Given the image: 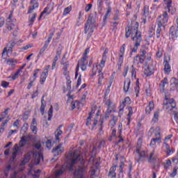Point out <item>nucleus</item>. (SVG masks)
Here are the masks:
<instances>
[{
	"instance_id": "1",
	"label": "nucleus",
	"mask_w": 178,
	"mask_h": 178,
	"mask_svg": "<svg viewBox=\"0 0 178 178\" xmlns=\"http://www.w3.org/2000/svg\"><path fill=\"white\" fill-rule=\"evenodd\" d=\"M138 27L140 24L138 22H133L131 26H128L125 28V38H129L134 42V47L131 48V52L129 53V57L133 56V54H137L138 47L141 46L143 42V35L140 31H138Z\"/></svg>"
},
{
	"instance_id": "2",
	"label": "nucleus",
	"mask_w": 178,
	"mask_h": 178,
	"mask_svg": "<svg viewBox=\"0 0 178 178\" xmlns=\"http://www.w3.org/2000/svg\"><path fill=\"white\" fill-rule=\"evenodd\" d=\"M67 158V159H72L71 162L65 163L60 169L57 170L55 172L56 177H60L67 169L70 170V172L73 171V167L80 161V151L75 150L74 152H69Z\"/></svg>"
},
{
	"instance_id": "3",
	"label": "nucleus",
	"mask_w": 178,
	"mask_h": 178,
	"mask_svg": "<svg viewBox=\"0 0 178 178\" xmlns=\"http://www.w3.org/2000/svg\"><path fill=\"white\" fill-rule=\"evenodd\" d=\"M172 5L173 0H163V6L165 11L158 17L156 24L163 26V29L166 27V24H168V22H169L168 13H170V8Z\"/></svg>"
},
{
	"instance_id": "4",
	"label": "nucleus",
	"mask_w": 178,
	"mask_h": 178,
	"mask_svg": "<svg viewBox=\"0 0 178 178\" xmlns=\"http://www.w3.org/2000/svg\"><path fill=\"white\" fill-rule=\"evenodd\" d=\"M31 155L34 157V163L36 165H39L40 162H41V159L44 161V156H42V153L41 152H37V151H31L26 153V154L24 156V158L23 161L21 163V165H26V163H29L30 162V160L31 159Z\"/></svg>"
},
{
	"instance_id": "5",
	"label": "nucleus",
	"mask_w": 178,
	"mask_h": 178,
	"mask_svg": "<svg viewBox=\"0 0 178 178\" xmlns=\"http://www.w3.org/2000/svg\"><path fill=\"white\" fill-rule=\"evenodd\" d=\"M88 54H90V48H86L83 54L82 58H81L80 63H78L75 69V79L79 76V71L80 67L82 72L87 70V60L88 59Z\"/></svg>"
},
{
	"instance_id": "6",
	"label": "nucleus",
	"mask_w": 178,
	"mask_h": 178,
	"mask_svg": "<svg viewBox=\"0 0 178 178\" xmlns=\"http://www.w3.org/2000/svg\"><path fill=\"white\" fill-rule=\"evenodd\" d=\"M27 141H29V137L26 136H24L21 138L19 140V146L17 145V143L15 144L13 148V159H16V156L19 155V152H20V148H23V147H25V145L27 144Z\"/></svg>"
},
{
	"instance_id": "7",
	"label": "nucleus",
	"mask_w": 178,
	"mask_h": 178,
	"mask_svg": "<svg viewBox=\"0 0 178 178\" xmlns=\"http://www.w3.org/2000/svg\"><path fill=\"white\" fill-rule=\"evenodd\" d=\"M89 163H91L93 165L89 172L90 173V178L97 177V175L95 173H97V171L98 170V166L101 165V159H95L94 156H91L89 159Z\"/></svg>"
},
{
	"instance_id": "8",
	"label": "nucleus",
	"mask_w": 178,
	"mask_h": 178,
	"mask_svg": "<svg viewBox=\"0 0 178 178\" xmlns=\"http://www.w3.org/2000/svg\"><path fill=\"white\" fill-rule=\"evenodd\" d=\"M140 54H138L134 58V65H144V62H145V55H147V47H145V46L141 47Z\"/></svg>"
},
{
	"instance_id": "9",
	"label": "nucleus",
	"mask_w": 178,
	"mask_h": 178,
	"mask_svg": "<svg viewBox=\"0 0 178 178\" xmlns=\"http://www.w3.org/2000/svg\"><path fill=\"white\" fill-rule=\"evenodd\" d=\"M108 58L102 57V60L100 61V64L99 65V70L97 75V86L98 87H101L102 86V81H104V73L102 72V70H104V68L105 67V63H106V60Z\"/></svg>"
},
{
	"instance_id": "10",
	"label": "nucleus",
	"mask_w": 178,
	"mask_h": 178,
	"mask_svg": "<svg viewBox=\"0 0 178 178\" xmlns=\"http://www.w3.org/2000/svg\"><path fill=\"white\" fill-rule=\"evenodd\" d=\"M163 108L168 112H172L176 108V102H175V99L168 98L165 96L163 102Z\"/></svg>"
},
{
	"instance_id": "11",
	"label": "nucleus",
	"mask_w": 178,
	"mask_h": 178,
	"mask_svg": "<svg viewBox=\"0 0 178 178\" xmlns=\"http://www.w3.org/2000/svg\"><path fill=\"white\" fill-rule=\"evenodd\" d=\"M52 37H54V33H50L49 35V38H48L47 40H46L44 42V44L40 49V50L38 54V58H41V56H42V55H44V53L45 52V51H47V49L48 48V47H49V44H50L51 41H52Z\"/></svg>"
},
{
	"instance_id": "12",
	"label": "nucleus",
	"mask_w": 178,
	"mask_h": 178,
	"mask_svg": "<svg viewBox=\"0 0 178 178\" xmlns=\"http://www.w3.org/2000/svg\"><path fill=\"white\" fill-rule=\"evenodd\" d=\"M50 68L51 65L46 66L44 72H42L40 74L39 83L41 84V86H44V84H45V81H47V78L49 76V72Z\"/></svg>"
},
{
	"instance_id": "13",
	"label": "nucleus",
	"mask_w": 178,
	"mask_h": 178,
	"mask_svg": "<svg viewBox=\"0 0 178 178\" xmlns=\"http://www.w3.org/2000/svg\"><path fill=\"white\" fill-rule=\"evenodd\" d=\"M170 56H165L164 57L163 65H164V73L165 74H170V72H172V67L170 66Z\"/></svg>"
},
{
	"instance_id": "14",
	"label": "nucleus",
	"mask_w": 178,
	"mask_h": 178,
	"mask_svg": "<svg viewBox=\"0 0 178 178\" xmlns=\"http://www.w3.org/2000/svg\"><path fill=\"white\" fill-rule=\"evenodd\" d=\"M52 12H54V6H51L49 4L47 5L44 8L43 11L40 13L38 20H41V18L42 17V16H44V15H46V16H49V15H51Z\"/></svg>"
},
{
	"instance_id": "15",
	"label": "nucleus",
	"mask_w": 178,
	"mask_h": 178,
	"mask_svg": "<svg viewBox=\"0 0 178 178\" xmlns=\"http://www.w3.org/2000/svg\"><path fill=\"white\" fill-rule=\"evenodd\" d=\"M136 154L138 155V159H136L137 162H144L145 161V158H147V154L145 150H141V149H136Z\"/></svg>"
},
{
	"instance_id": "16",
	"label": "nucleus",
	"mask_w": 178,
	"mask_h": 178,
	"mask_svg": "<svg viewBox=\"0 0 178 178\" xmlns=\"http://www.w3.org/2000/svg\"><path fill=\"white\" fill-rule=\"evenodd\" d=\"M143 73L146 77H150V76H152L154 73H155V67L154 65H147Z\"/></svg>"
},
{
	"instance_id": "17",
	"label": "nucleus",
	"mask_w": 178,
	"mask_h": 178,
	"mask_svg": "<svg viewBox=\"0 0 178 178\" xmlns=\"http://www.w3.org/2000/svg\"><path fill=\"white\" fill-rule=\"evenodd\" d=\"M30 5H32L29 6L27 14L30 15V13H33V11L35 10V9H38L40 6V3L37 2V0H31Z\"/></svg>"
},
{
	"instance_id": "18",
	"label": "nucleus",
	"mask_w": 178,
	"mask_h": 178,
	"mask_svg": "<svg viewBox=\"0 0 178 178\" xmlns=\"http://www.w3.org/2000/svg\"><path fill=\"white\" fill-rule=\"evenodd\" d=\"M62 145L63 144L60 143L56 147L53 148L52 152L54 156H58V155H60V154H63V152H65V147H62Z\"/></svg>"
},
{
	"instance_id": "19",
	"label": "nucleus",
	"mask_w": 178,
	"mask_h": 178,
	"mask_svg": "<svg viewBox=\"0 0 178 178\" xmlns=\"http://www.w3.org/2000/svg\"><path fill=\"white\" fill-rule=\"evenodd\" d=\"M63 127V125H60L54 132L55 143H60V137L63 134V131L60 130Z\"/></svg>"
},
{
	"instance_id": "20",
	"label": "nucleus",
	"mask_w": 178,
	"mask_h": 178,
	"mask_svg": "<svg viewBox=\"0 0 178 178\" xmlns=\"http://www.w3.org/2000/svg\"><path fill=\"white\" fill-rule=\"evenodd\" d=\"M16 46V42L10 41L7 44V47H5L3 50L2 56L6 52H13V48Z\"/></svg>"
},
{
	"instance_id": "21",
	"label": "nucleus",
	"mask_w": 178,
	"mask_h": 178,
	"mask_svg": "<svg viewBox=\"0 0 178 178\" xmlns=\"http://www.w3.org/2000/svg\"><path fill=\"white\" fill-rule=\"evenodd\" d=\"M130 104H131V99L129 97H126L119 106V112H123L126 105H130Z\"/></svg>"
},
{
	"instance_id": "22",
	"label": "nucleus",
	"mask_w": 178,
	"mask_h": 178,
	"mask_svg": "<svg viewBox=\"0 0 178 178\" xmlns=\"http://www.w3.org/2000/svg\"><path fill=\"white\" fill-rule=\"evenodd\" d=\"M163 148H164V151L165 152H166V154L168 155V156L175 154V149H173L172 147H170L169 144L166 142H164L163 143Z\"/></svg>"
},
{
	"instance_id": "23",
	"label": "nucleus",
	"mask_w": 178,
	"mask_h": 178,
	"mask_svg": "<svg viewBox=\"0 0 178 178\" xmlns=\"http://www.w3.org/2000/svg\"><path fill=\"white\" fill-rule=\"evenodd\" d=\"M170 91H177L178 92V79L175 77L170 79Z\"/></svg>"
},
{
	"instance_id": "24",
	"label": "nucleus",
	"mask_w": 178,
	"mask_h": 178,
	"mask_svg": "<svg viewBox=\"0 0 178 178\" xmlns=\"http://www.w3.org/2000/svg\"><path fill=\"white\" fill-rule=\"evenodd\" d=\"M48 118L45 120V124L44 126H46V127H48L49 124H48V122H50V120H52V117L54 116V106L52 105L50 106V108L48 111Z\"/></svg>"
},
{
	"instance_id": "25",
	"label": "nucleus",
	"mask_w": 178,
	"mask_h": 178,
	"mask_svg": "<svg viewBox=\"0 0 178 178\" xmlns=\"http://www.w3.org/2000/svg\"><path fill=\"white\" fill-rule=\"evenodd\" d=\"M74 176L76 178H84V168L79 167L74 171Z\"/></svg>"
},
{
	"instance_id": "26",
	"label": "nucleus",
	"mask_w": 178,
	"mask_h": 178,
	"mask_svg": "<svg viewBox=\"0 0 178 178\" xmlns=\"http://www.w3.org/2000/svg\"><path fill=\"white\" fill-rule=\"evenodd\" d=\"M128 114H127V126H130V123H131V116L134 114V111H133V108L131 106L128 107Z\"/></svg>"
},
{
	"instance_id": "27",
	"label": "nucleus",
	"mask_w": 178,
	"mask_h": 178,
	"mask_svg": "<svg viewBox=\"0 0 178 178\" xmlns=\"http://www.w3.org/2000/svg\"><path fill=\"white\" fill-rule=\"evenodd\" d=\"M155 108V104H154V102H149V104L145 108V114L146 115H150L151 112H152V110Z\"/></svg>"
},
{
	"instance_id": "28",
	"label": "nucleus",
	"mask_w": 178,
	"mask_h": 178,
	"mask_svg": "<svg viewBox=\"0 0 178 178\" xmlns=\"http://www.w3.org/2000/svg\"><path fill=\"white\" fill-rule=\"evenodd\" d=\"M45 96H42L41 99V106L40 108V113L42 114V116H44V113L45 112V108H47V102L44 99Z\"/></svg>"
},
{
	"instance_id": "29",
	"label": "nucleus",
	"mask_w": 178,
	"mask_h": 178,
	"mask_svg": "<svg viewBox=\"0 0 178 178\" xmlns=\"http://www.w3.org/2000/svg\"><path fill=\"white\" fill-rule=\"evenodd\" d=\"M84 33L85 34H88V37L90 38L92 33H94V26L89 25L87 26V30H86V24L84 28Z\"/></svg>"
},
{
	"instance_id": "30",
	"label": "nucleus",
	"mask_w": 178,
	"mask_h": 178,
	"mask_svg": "<svg viewBox=\"0 0 178 178\" xmlns=\"http://www.w3.org/2000/svg\"><path fill=\"white\" fill-rule=\"evenodd\" d=\"M130 84H131V81L130 80V78H127L124 82V92H129V90L130 88Z\"/></svg>"
},
{
	"instance_id": "31",
	"label": "nucleus",
	"mask_w": 178,
	"mask_h": 178,
	"mask_svg": "<svg viewBox=\"0 0 178 178\" xmlns=\"http://www.w3.org/2000/svg\"><path fill=\"white\" fill-rule=\"evenodd\" d=\"M86 24V30L87 31V26H94L95 24V17L89 15Z\"/></svg>"
},
{
	"instance_id": "32",
	"label": "nucleus",
	"mask_w": 178,
	"mask_h": 178,
	"mask_svg": "<svg viewBox=\"0 0 178 178\" xmlns=\"http://www.w3.org/2000/svg\"><path fill=\"white\" fill-rule=\"evenodd\" d=\"M159 113H161V110L158 109L156 110L153 115V118L152 119V123H158L159 120Z\"/></svg>"
},
{
	"instance_id": "33",
	"label": "nucleus",
	"mask_w": 178,
	"mask_h": 178,
	"mask_svg": "<svg viewBox=\"0 0 178 178\" xmlns=\"http://www.w3.org/2000/svg\"><path fill=\"white\" fill-rule=\"evenodd\" d=\"M98 70H99V65L98 63L93 64L91 77H94V76H96L97 73H98Z\"/></svg>"
},
{
	"instance_id": "34",
	"label": "nucleus",
	"mask_w": 178,
	"mask_h": 178,
	"mask_svg": "<svg viewBox=\"0 0 178 178\" xmlns=\"http://www.w3.org/2000/svg\"><path fill=\"white\" fill-rule=\"evenodd\" d=\"M154 138L156 140H158V138H160V142L162 141V136H161V127H157L155 129V132H154Z\"/></svg>"
},
{
	"instance_id": "35",
	"label": "nucleus",
	"mask_w": 178,
	"mask_h": 178,
	"mask_svg": "<svg viewBox=\"0 0 178 178\" xmlns=\"http://www.w3.org/2000/svg\"><path fill=\"white\" fill-rule=\"evenodd\" d=\"M111 13H112V8L108 7L107 11L106 12V13L103 17L104 23H106V20H108V18L109 17V16H111Z\"/></svg>"
},
{
	"instance_id": "36",
	"label": "nucleus",
	"mask_w": 178,
	"mask_h": 178,
	"mask_svg": "<svg viewBox=\"0 0 178 178\" xmlns=\"http://www.w3.org/2000/svg\"><path fill=\"white\" fill-rule=\"evenodd\" d=\"M108 176L111 178H116V165H113L110 168Z\"/></svg>"
},
{
	"instance_id": "37",
	"label": "nucleus",
	"mask_w": 178,
	"mask_h": 178,
	"mask_svg": "<svg viewBox=\"0 0 178 178\" xmlns=\"http://www.w3.org/2000/svg\"><path fill=\"white\" fill-rule=\"evenodd\" d=\"M169 84V81H168V78L165 77L163 80L161 81L160 83V88L163 91H165V86H168Z\"/></svg>"
},
{
	"instance_id": "38",
	"label": "nucleus",
	"mask_w": 178,
	"mask_h": 178,
	"mask_svg": "<svg viewBox=\"0 0 178 178\" xmlns=\"http://www.w3.org/2000/svg\"><path fill=\"white\" fill-rule=\"evenodd\" d=\"M20 73L22 72L17 70L14 74H12L10 76H9L8 79H11L13 81H15V80H17V79H19Z\"/></svg>"
},
{
	"instance_id": "39",
	"label": "nucleus",
	"mask_w": 178,
	"mask_h": 178,
	"mask_svg": "<svg viewBox=\"0 0 178 178\" xmlns=\"http://www.w3.org/2000/svg\"><path fill=\"white\" fill-rule=\"evenodd\" d=\"M37 18V13H33L32 17L29 19V26L31 27L33 24H34V22H35V19Z\"/></svg>"
},
{
	"instance_id": "40",
	"label": "nucleus",
	"mask_w": 178,
	"mask_h": 178,
	"mask_svg": "<svg viewBox=\"0 0 178 178\" xmlns=\"http://www.w3.org/2000/svg\"><path fill=\"white\" fill-rule=\"evenodd\" d=\"M156 143H157V144H161V139L160 138L155 139L154 138H153L150 140L149 146L155 147V145H156Z\"/></svg>"
},
{
	"instance_id": "41",
	"label": "nucleus",
	"mask_w": 178,
	"mask_h": 178,
	"mask_svg": "<svg viewBox=\"0 0 178 178\" xmlns=\"http://www.w3.org/2000/svg\"><path fill=\"white\" fill-rule=\"evenodd\" d=\"M72 9H73L72 6H69L66 7L63 10V16H67V15H69V13H70L72 12Z\"/></svg>"
},
{
	"instance_id": "42",
	"label": "nucleus",
	"mask_w": 178,
	"mask_h": 178,
	"mask_svg": "<svg viewBox=\"0 0 178 178\" xmlns=\"http://www.w3.org/2000/svg\"><path fill=\"white\" fill-rule=\"evenodd\" d=\"M157 24V29L156 31V38H161V31H162V27H163V26L159 24Z\"/></svg>"
},
{
	"instance_id": "43",
	"label": "nucleus",
	"mask_w": 178,
	"mask_h": 178,
	"mask_svg": "<svg viewBox=\"0 0 178 178\" xmlns=\"http://www.w3.org/2000/svg\"><path fill=\"white\" fill-rule=\"evenodd\" d=\"M105 105H106V106H107L108 113H112V109H111V106H112V101H111V99H108L106 102Z\"/></svg>"
},
{
	"instance_id": "44",
	"label": "nucleus",
	"mask_w": 178,
	"mask_h": 178,
	"mask_svg": "<svg viewBox=\"0 0 178 178\" xmlns=\"http://www.w3.org/2000/svg\"><path fill=\"white\" fill-rule=\"evenodd\" d=\"M6 24L7 26L6 29L8 30V31H12L13 29H15V24L10 22H6Z\"/></svg>"
},
{
	"instance_id": "45",
	"label": "nucleus",
	"mask_w": 178,
	"mask_h": 178,
	"mask_svg": "<svg viewBox=\"0 0 178 178\" xmlns=\"http://www.w3.org/2000/svg\"><path fill=\"white\" fill-rule=\"evenodd\" d=\"M41 70L40 69H35L33 70V76L30 77V79H32L33 80H37V78L38 77V73L40 72Z\"/></svg>"
},
{
	"instance_id": "46",
	"label": "nucleus",
	"mask_w": 178,
	"mask_h": 178,
	"mask_svg": "<svg viewBox=\"0 0 178 178\" xmlns=\"http://www.w3.org/2000/svg\"><path fill=\"white\" fill-rule=\"evenodd\" d=\"M30 48H33V44H28L21 47L19 52H24V51H27V49H30Z\"/></svg>"
},
{
	"instance_id": "47",
	"label": "nucleus",
	"mask_w": 178,
	"mask_h": 178,
	"mask_svg": "<svg viewBox=\"0 0 178 178\" xmlns=\"http://www.w3.org/2000/svg\"><path fill=\"white\" fill-rule=\"evenodd\" d=\"M130 69L132 79H136L137 77V72L136 68H134V65H131Z\"/></svg>"
},
{
	"instance_id": "48",
	"label": "nucleus",
	"mask_w": 178,
	"mask_h": 178,
	"mask_svg": "<svg viewBox=\"0 0 178 178\" xmlns=\"http://www.w3.org/2000/svg\"><path fill=\"white\" fill-rule=\"evenodd\" d=\"M7 63L10 66H16V63H17V60L14 58H10L7 60Z\"/></svg>"
},
{
	"instance_id": "49",
	"label": "nucleus",
	"mask_w": 178,
	"mask_h": 178,
	"mask_svg": "<svg viewBox=\"0 0 178 178\" xmlns=\"http://www.w3.org/2000/svg\"><path fill=\"white\" fill-rule=\"evenodd\" d=\"M66 84H67V89L69 90H72V81L70 80V76H66Z\"/></svg>"
},
{
	"instance_id": "50",
	"label": "nucleus",
	"mask_w": 178,
	"mask_h": 178,
	"mask_svg": "<svg viewBox=\"0 0 178 178\" xmlns=\"http://www.w3.org/2000/svg\"><path fill=\"white\" fill-rule=\"evenodd\" d=\"M125 52H126V44H123L120 48V53L118 55L124 56Z\"/></svg>"
},
{
	"instance_id": "51",
	"label": "nucleus",
	"mask_w": 178,
	"mask_h": 178,
	"mask_svg": "<svg viewBox=\"0 0 178 178\" xmlns=\"http://www.w3.org/2000/svg\"><path fill=\"white\" fill-rule=\"evenodd\" d=\"M61 65H63V66H67L69 61H67V60L66 59V54H64L63 56V58L61 59V62H60Z\"/></svg>"
},
{
	"instance_id": "52",
	"label": "nucleus",
	"mask_w": 178,
	"mask_h": 178,
	"mask_svg": "<svg viewBox=\"0 0 178 178\" xmlns=\"http://www.w3.org/2000/svg\"><path fill=\"white\" fill-rule=\"evenodd\" d=\"M141 147H143V138H139L136 145V149H141Z\"/></svg>"
},
{
	"instance_id": "53",
	"label": "nucleus",
	"mask_w": 178,
	"mask_h": 178,
	"mask_svg": "<svg viewBox=\"0 0 178 178\" xmlns=\"http://www.w3.org/2000/svg\"><path fill=\"white\" fill-rule=\"evenodd\" d=\"M34 81H35V79L29 78V83L27 86V90H31V88L34 86Z\"/></svg>"
},
{
	"instance_id": "54",
	"label": "nucleus",
	"mask_w": 178,
	"mask_h": 178,
	"mask_svg": "<svg viewBox=\"0 0 178 178\" xmlns=\"http://www.w3.org/2000/svg\"><path fill=\"white\" fill-rule=\"evenodd\" d=\"M170 166H172V161H170V159H167L165 161V163H164V168L165 170L169 169V168H170Z\"/></svg>"
},
{
	"instance_id": "55",
	"label": "nucleus",
	"mask_w": 178,
	"mask_h": 178,
	"mask_svg": "<svg viewBox=\"0 0 178 178\" xmlns=\"http://www.w3.org/2000/svg\"><path fill=\"white\" fill-rule=\"evenodd\" d=\"M9 112V108H6L4 112L1 115L0 122H2L3 119H5V116H8V113Z\"/></svg>"
},
{
	"instance_id": "56",
	"label": "nucleus",
	"mask_w": 178,
	"mask_h": 178,
	"mask_svg": "<svg viewBox=\"0 0 178 178\" xmlns=\"http://www.w3.org/2000/svg\"><path fill=\"white\" fill-rule=\"evenodd\" d=\"M124 56L122 54H118V65L122 66L123 65V60L124 59Z\"/></svg>"
},
{
	"instance_id": "57",
	"label": "nucleus",
	"mask_w": 178,
	"mask_h": 178,
	"mask_svg": "<svg viewBox=\"0 0 178 178\" xmlns=\"http://www.w3.org/2000/svg\"><path fill=\"white\" fill-rule=\"evenodd\" d=\"M27 126V124H24L23 125V127L21 129V133H22L23 134H26V133H27V131L29 130V127Z\"/></svg>"
},
{
	"instance_id": "58",
	"label": "nucleus",
	"mask_w": 178,
	"mask_h": 178,
	"mask_svg": "<svg viewBox=\"0 0 178 178\" xmlns=\"http://www.w3.org/2000/svg\"><path fill=\"white\" fill-rule=\"evenodd\" d=\"M177 170H178L177 166L174 167L172 170V172L170 174V177H175V176L177 175Z\"/></svg>"
},
{
	"instance_id": "59",
	"label": "nucleus",
	"mask_w": 178,
	"mask_h": 178,
	"mask_svg": "<svg viewBox=\"0 0 178 178\" xmlns=\"http://www.w3.org/2000/svg\"><path fill=\"white\" fill-rule=\"evenodd\" d=\"M124 168V163L121 162L120 165V173L118 176H123V169Z\"/></svg>"
},
{
	"instance_id": "60",
	"label": "nucleus",
	"mask_w": 178,
	"mask_h": 178,
	"mask_svg": "<svg viewBox=\"0 0 178 178\" xmlns=\"http://www.w3.org/2000/svg\"><path fill=\"white\" fill-rule=\"evenodd\" d=\"M155 154V149L150 152L149 155L148 162H152V161H155V158H152Z\"/></svg>"
},
{
	"instance_id": "61",
	"label": "nucleus",
	"mask_w": 178,
	"mask_h": 178,
	"mask_svg": "<svg viewBox=\"0 0 178 178\" xmlns=\"http://www.w3.org/2000/svg\"><path fill=\"white\" fill-rule=\"evenodd\" d=\"M162 55H163V49H159L156 54V56H157V58H162Z\"/></svg>"
},
{
	"instance_id": "62",
	"label": "nucleus",
	"mask_w": 178,
	"mask_h": 178,
	"mask_svg": "<svg viewBox=\"0 0 178 178\" xmlns=\"http://www.w3.org/2000/svg\"><path fill=\"white\" fill-rule=\"evenodd\" d=\"M146 58L147 60L149 61L151 59H152V53L151 52H146V54L145 55V59Z\"/></svg>"
},
{
	"instance_id": "63",
	"label": "nucleus",
	"mask_w": 178,
	"mask_h": 178,
	"mask_svg": "<svg viewBox=\"0 0 178 178\" xmlns=\"http://www.w3.org/2000/svg\"><path fill=\"white\" fill-rule=\"evenodd\" d=\"M9 84L10 83L6 81H2L1 86L3 87V88H8V87H9Z\"/></svg>"
},
{
	"instance_id": "64",
	"label": "nucleus",
	"mask_w": 178,
	"mask_h": 178,
	"mask_svg": "<svg viewBox=\"0 0 178 178\" xmlns=\"http://www.w3.org/2000/svg\"><path fill=\"white\" fill-rule=\"evenodd\" d=\"M31 130L33 134H37V131L38 130L37 125H31Z\"/></svg>"
}]
</instances>
